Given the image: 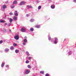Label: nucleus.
Returning a JSON list of instances; mask_svg holds the SVG:
<instances>
[{"label":"nucleus","instance_id":"obj_1","mask_svg":"<svg viewBox=\"0 0 76 76\" xmlns=\"http://www.w3.org/2000/svg\"><path fill=\"white\" fill-rule=\"evenodd\" d=\"M26 30H27L26 27H24L22 28L21 31L23 32H26Z\"/></svg>","mask_w":76,"mask_h":76},{"label":"nucleus","instance_id":"obj_2","mask_svg":"<svg viewBox=\"0 0 76 76\" xmlns=\"http://www.w3.org/2000/svg\"><path fill=\"white\" fill-rule=\"evenodd\" d=\"M14 38L16 40H18V39H19V36L17 34L14 37Z\"/></svg>","mask_w":76,"mask_h":76},{"label":"nucleus","instance_id":"obj_3","mask_svg":"<svg viewBox=\"0 0 76 76\" xmlns=\"http://www.w3.org/2000/svg\"><path fill=\"white\" fill-rule=\"evenodd\" d=\"M25 3V2L24 1H22L20 2L19 4V5H20V6H22V5H24Z\"/></svg>","mask_w":76,"mask_h":76},{"label":"nucleus","instance_id":"obj_4","mask_svg":"<svg viewBox=\"0 0 76 76\" xmlns=\"http://www.w3.org/2000/svg\"><path fill=\"white\" fill-rule=\"evenodd\" d=\"M14 15L16 16H18V11H15V12L14 13Z\"/></svg>","mask_w":76,"mask_h":76},{"label":"nucleus","instance_id":"obj_5","mask_svg":"<svg viewBox=\"0 0 76 76\" xmlns=\"http://www.w3.org/2000/svg\"><path fill=\"white\" fill-rule=\"evenodd\" d=\"M30 72V71H29V70H26V71L25 74L26 75H28V74Z\"/></svg>","mask_w":76,"mask_h":76},{"label":"nucleus","instance_id":"obj_6","mask_svg":"<svg viewBox=\"0 0 76 76\" xmlns=\"http://www.w3.org/2000/svg\"><path fill=\"white\" fill-rule=\"evenodd\" d=\"M2 8L3 9H6L7 8V5H4L2 6Z\"/></svg>","mask_w":76,"mask_h":76},{"label":"nucleus","instance_id":"obj_7","mask_svg":"<svg viewBox=\"0 0 76 76\" xmlns=\"http://www.w3.org/2000/svg\"><path fill=\"white\" fill-rule=\"evenodd\" d=\"M18 19V17L16 16H14L13 18V20H16Z\"/></svg>","mask_w":76,"mask_h":76},{"label":"nucleus","instance_id":"obj_8","mask_svg":"<svg viewBox=\"0 0 76 76\" xmlns=\"http://www.w3.org/2000/svg\"><path fill=\"white\" fill-rule=\"evenodd\" d=\"M27 7L28 9H30V8H32V7L30 5H27Z\"/></svg>","mask_w":76,"mask_h":76},{"label":"nucleus","instance_id":"obj_9","mask_svg":"<svg viewBox=\"0 0 76 76\" xmlns=\"http://www.w3.org/2000/svg\"><path fill=\"white\" fill-rule=\"evenodd\" d=\"M51 8L52 9H54L55 8V5H52L51 6Z\"/></svg>","mask_w":76,"mask_h":76},{"label":"nucleus","instance_id":"obj_10","mask_svg":"<svg viewBox=\"0 0 76 76\" xmlns=\"http://www.w3.org/2000/svg\"><path fill=\"white\" fill-rule=\"evenodd\" d=\"M15 52L16 54H18L19 53V50L18 49H16L15 50Z\"/></svg>","mask_w":76,"mask_h":76},{"label":"nucleus","instance_id":"obj_11","mask_svg":"<svg viewBox=\"0 0 76 76\" xmlns=\"http://www.w3.org/2000/svg\"><path fill=\"white\" fill-rule=\"evenodd\" d=\"M18 3V1H14L13 2V4H17V3Z\"/></svg>","mask_w":76,"mask_h":76},{"label":"nucleus","instance_id":"obj_12","mask_svg":"<svg viewBox=\"0 0 76 76\" xmlns=\"http://www.w3.org/2000/svg\"><path fill=\"white\" fill-rule=\"evenodd\" d=\"M0 23H5L6 22V21H4V20H0Z\"/></svg>","mask_w":76,"mask_h":76},{"label":"nucleus","instance_id":"obj_13","mask_svg":"<svg viewBox=\"0 0 76 76\" xmlns=\"http://www.w3.org/2000/svg\"><path fill=\"white\" fill-rule=\"evenodd\" d=\"M10 22V23H11V22L13 21V20L11 18H9Z\"/></svg>","mask_w":76,"mask_h":76},{"label":"nucleus","instance_id":"obj_14","mask_svg":"<svg viewBox=\"0 0 76 76\" xmlns=\"http://www.w3.org/2000/svg\"><path fill=\"white\" fill-rule=\"evenodd\" d=\"M26 54L28 56H30V54L29 53V52L28 51L26 52Z\"/></svg>","mask_w":76,"mask_h":76},{"label":"nucleus","instance_id":"obj_15","mask_svg":"<svg viewBox=\"0 0 76 76\" xmlns=\"http://www.w3.org/2000/svg\"><path fill=\"white\" fill-rule=\"evenodd\" d=\"M27 41H28V40H27V39H25L24 40H23V42H25V43L26 42H27Z\"/></svg>","mask_w":76,"mask_h":76},{"label":"nucleus","instance_id":"obj_16","mask_svg":"<svg viewBox=\"0 0 76 76\" xmlns=\"http://www.w3.org/2000/svg\"><path fill=\"white\" fill-rule=\"evenodd\" d=\"M4 62H3L1 65V67H4Z\"/></svg>","mask_w":76,"mask_h":76},{"label":"nucleus","instance_id":"obj_17","mask_svg":"<svg viewBox=\"0 0 76 76\" xmlns=\"http://www.w3.org/2000/svg\"><path fill=\"white\" fill-rule=\"evenodd\" d=\"M34 21L35 20H34V19H31L30 20V22H34Z\"/></svg>","mask_w":76,"mask_h":76},{"label":"nucleus","instance_id":"obj_18","mask_svg":"<svg viewBox=\"0 0 76 76\" xmlns=\"http://www.w3.org/2000/svg\"><path fill=\"white\" fill-rule=\"evenodd\" d=\"M34 29L32 28H30V31H31V32L32 31H34Z\"/></svg>","mask_w":76,"mask_h":76},{"label":"nucleus","instance_id":"obj_19","mask_svg":"<svg viewBox=\"0 0 76 76\" xmlns=\"http://www.w3.org/2000/svg\"><path fill=\"white\" fill-rule=\"evenodd\" d=\"M5 51L6 52H8V51H9V50L8 48H6L5 49Z\"/></svg>","mask_w":76,"mask_h":76},{"label":"nucleus","instance_id":"obj_20","mask_svg":"<svg viewBox=\"0 0 76 76\" xmlns=\"http://www.w3.org/2000/svg\"><path fill=\"white\" fill-rule=\"evenodd\" d=\"M54 39L55 41H58V38H57V37H55L54 38Z\"/></svg>","mask_w":76,"mask_h":76},{"label":"nucleus","instance_id":"obj_21","mask_svg":"<svg viewBox=\"0 0 76 76\" xmlns=\"http://www.w3.org/2000/svg\"><path fill=\"white\" fill-rule=\"evenodd\" d=\"M13 45L14 47H16L17 46V44H16V43H15L13 44Z\"/></svg>","mask_w":76,"mask_h":76},{"label":"nucleus","instance_id":"obj_22","mask_svg":"<svg viewBox=\"0 0 76 76\" xmlns=\"http://www.w3.org/2000/svg\"><path fill=\"white\" fill-rule=\"evenodd\" d=\"M38 10H40V9H41V6H39L38 7Z\"/></svg>","mask_w":76,"mask_h":76},{"label":"nucleus","instance_id":"obj_23","mask_svg":"<svg viewBox=\"0 0 76 76\" xmlns=\"http://www.w3.org/2000/svg\"><path fill=\"white\" fill-rule=\"evenodd\" d=\"M2 31L4 32H6V30L5 28H3Z\"/></svg>","mask_w":76,"mask_h":76},{"label":"nucleus","instance_id":"obj_24","mask_svg":"<svg viewBox=\"0 0 76 76\" xmlns=\"http://www.w3.org/2000/svg\"><path fill=\"white\" fill-rule=\"evenodd\" d=\"M36 27L37 28H40V26H39L37 25L36 26Z\"/></svg>","mask_w":76,"mask_h":76},{"label":"nucleus","instance_id":"obj_25","mask_svg":"<svg viewBox=\"0 0 76 76\" xmlns=\"http://www.w3.org/2000/svg\"><path fill=\"white\" fill-rule=\"evenodd\" d=\"M44 72L43 71H41L40 72L41 74H42V75L44 74Z\"/></svg>","mask_w":76,"mask_h":76},{"label":"nucleus","instance_id":"obj_26","mask_svg":"<svg viewBox=\"0 0 76 76\" xmlns=\"http://www.w3.org/2000/svg\"><path fill=\"white\" fill-rule=\"evenodd\" d=\"M11 8L12 9H13L15 7V5H13L11 7Z\"/></svg>","mask_w":76,"mask_h":76},{"label":"nucleus","instance_id":"obj_27","mask_svg":"<svg viewBox=\"0 0 76 76\" xmlns=\"http://www.w3.org/2000/svg\"><path fill=\"white\" fill-rule=\"evenodd\" d=\"M48 37L49 40H51V37H50V35H48Z\"/></svg>","mask_w":76,"mask_h":76},{"label":"nucleus","instance_id":"obj_28","mask_svg":"<svg viewBox=\"0 0 76 76\" xmlns=\"http://www.w3.org/2000/svg\"><path fill=\"white\" fill-rule=\"evenodd\" d=\"M58 42V41H55L54 42V44H57Z\"/></svg>","mask_w":76,"mask_h":76},{"label":"nucleus","instance_id":"obj_29","mask_svg":"<svg viewBox=\"0 0 76 76\" xmlns=\"http://www.w3.org/2000/svg\"><path fill=\"white\" fill-rule=\"evenodd\" d=\"M14 48L13 47L11 46L10 48V50H13Z\"/></svg>","mask_w":76,"mask_h":76},{"label":"nucleus","instance_id":"obj_30","mask_svg":"<svg viewBox=\"0 0 76 76\" xmlns=\"http://www.w3.org/2000/svg\"><path fill=\"white\" fill-rule=\"evenodd\" d=\"M71 54H72V52L68 53V55H70Z\"/></svg>","mask_w":76,"mask_h":76},{"label":"nucleus","instance_id":"obj_31","mask_svg":"<svg viewBox=\"0 0 76 76\" xmlns=\"http://www.w3.org/2000/svg\"><path fill=\"white\" fill-rule=\"evenodd\" d=\"M28 67L29 69H31V66L30 65H28Z\"/></svg>","mask_w":76,"mask_h":76},{"label":"nucleus","instance_id":"obj_32","mask_svg":"<svg viewBox=\"0 0 76 76\" xmlns=\"http://www.w3.org/2000/svg\"><path fill=\"white\" fill-rule=\"evenodd\" d=\"M26 63H29V61H26Z\"/></svg>","mask_w":76,"mask_h":76},{"label":"nucleus","instance_id":"obj_33","mask_svg":"<svg viewBox=\"0 0 76 76\" xmlns=\"http://www.w3.org/2000/svg\"><path fill=\"white\" fill-rule=\"evenodd\" d=\"M45 76H49V74L47 73L45 74Z\"/></svg>","mask_w":76,"mask_h":76},{"label":"nucleus","instance_id":"obj_34","mask_svg":"<svg viewBox=\"0 0 76 76\" xmlns=\"http://www.w3.org/2000/svg\"><path fill=\"white\" fill-rule=\"evenodd\" d=\"M31 58H32V57H30L28 58V60H30L31 59Z\"/></svg>","mask_w":76,"mask_h":76},{"label":"nucleus","instance_id":"obj_35","mask_svg":"<svg viewBox=\"0 0 76 76\" xmlns=\"http://www.w3.org/2000/svg\"><path fill=\"white\" fill-rule=\"evenodd\" d=\"M6 67L8 68V67H9V65H7L6 66Z\"/></svg>","mask_w":76,"mask_h":76},{"label":"nucleus","instance_id":"obj_36","mask_svg":"<svg viewBox=\"0 0 76 76\" xmlns=\"http://www.w3.org/2000/svg\"><path fill=\"white\" fill-rule=\"evenodd\" d=\"M12 25V23H9V26H10V25Z\"/></svg>","mask_w":76,"mask_h":76},{"label":"nucleus","instance_id":"obj_37","mask_svg":"<svg viewBox=\"0 0 76 76\" xmlns=\"http://www.w3.org/2000/svg\"><path fill=\"white\" fill-rule=\"evenodd\" d=\"M3 43V41L2 40L0 41V44H2Z\"/></svg>","mask_w":76,"mask_h":76},{"label":"nucleus","instance_id":"obj_38","mask_svg":"<svg viewBox=\"0 0 76 76\" xmlns=\"http://www.w3.org/2000/svg\"><path fill=\"white\" fill-rule=\"evenodd\" d=\"M10 15H13V13L12 12H10Z\"/></svg>","mask_w":76,"mask_h":76},{"label":"nucleus","instance_id":"obj_39","mask_svg":"<svg viewBox=\"0 0 76 76\" xmlns=\"http://www.w3.org/2000/svg\"><path fill=\"white\" fill-rule=\"evenodd\" d=\"M23 45H26V43H25L24 42L23 43Z\"/></svg>","mask_w":76,"mask_h":76},{"label":"nucleus","instance_id":"obj_40","mask_svg":"<svg viewBox=\"0 0 76 76\" xmlns=\"http://www.w3.org/2000/svg\"><path fill=\"white\" fill-rule=\"evenodd\" d=\"M26 17H28V16H29V15L28 14H27L26 15Z\"/></svg>","mask_w":76,"mask_h":76},{"label":"nucleus","instance_id":"obj_41","mask_svg":"<svg viewBox=\"0 0 76 76\" xmlns=\"http://www.w3.org/2000/svg\"><path fill=\"white\" fill-rule=\"evenodd\" d=\"M4 26H6V25H7V23H5L4 24Z\"/></svg>","mask_w":76,"mask_h":76},{"label":"nucleus","instance_id":"obj_42","mask_svg":"<svg viewBox=\"0 0 76 76\" xmlns=\"http://www.w3.org/2000/svg\"><path fill=\"white\" fill-rule=\"evenodd\" d=\"M73 2H75V3H76V0H74Z\"/></svg>","mask_w":76,"mask_h":76},{"label":"nucleus","instance_id":"obj_43","mask_svg":"<svg viewBox=\"0 0 76 76\" xmlns=\"http://www.w3.org/2000/svg\"><path fill=\"white\" fill-rule=\"evenodd\" d=\"M5 3L6 4H7V3H8V1H7Z\"/></svg>","mask_w":76,"mask_h":76},{"label":"nucleus","instance_id":"obj_44","mask_svg":"<svg viewBox=\"0 0 76 76\" xmlns=\"http://www.w3.org/2000/svg\"><path fill=\"white\" fill-rule=\"evenodd\" d=\"M24 38H25V39H26L27 38V37L26 36L25 37H24Z\"/></svg>","mask_w":76,"mask_h":76},{"label":"nucleus","instance_id":"obj_45","mask_svg":"<svg viewBox=\"0 0 76 76\" xmlns=\"http://www.w3.org/2000/svg\"><path fill=\"white\" fill-rule=\"evenodd\" d=\"M51 40L52 41H53V39H51Z\"/></svg>","mask_w":76,"mask_h":76},{"label":"nucleus","instance_id":"obj_46","mask_svg":"<svg viewBox=\"0 0 76 76\" xmlns=\"http://www.w3.org/2000/svg\"><path fill=\"white\" fill-rule=\"evenodd\" d=\"M10 31L11 32H12V30H11L10 29Z\"/></svg>","mask_w":76,"mask_h":76},{"label":"nucleus","instance_id":"obj_47","mask_svg":"<svg viewBox=\"0 0 76 76\" xmlns=\"http://www.w3.org/2000/svg\"><path fill=\"white\" fill-rule=\"evenodd\" d=\"M0 52L1 53H2V52H3V51H2V50H0Z\"/></svg>","mask_w":76,"mask_h":76},{"label":"nucleus","instance_id":"obj_48","mask_svg":"<svg viewBox=\"0 0 76 76\" xmlns=\"http://www.w3.org/2000/svg\"><path fill=\"white\" fill-rule=\"evenodd\" d=\"M32 70H35V69H34V68H33V69H32Z\"/></svg>","mask_w":76,"mask_h":76},{"label":"nucleus","instance_id":"obj_49","mask_svg":"<svg viewBox=\"0 0 76 76\" xmlns=\"http://www.w3.org/2000/svg\"><path fill=\"white\" fill-rule=\"evenodd\" d=\"M66 40V39H65L64 40V41H65Z\"/></svg>","mask_w":76,"mask_h":76},{"label":"nucleus","instance_id":"obj_50","mask_svg":"<svg viewBox=\"0 0 76 76\" xmlns=\"http://www.w3.org/2000/svg\"><path fill=\"white\" fill-rule=\"evenodd\" d=\"M50 0V1H51L52 0Z\"/></svg>","mask_w":76,"mask_h":76},{"label":"nucleus","instance_id":"obj_51","mask_svg":"<svg viewBox=\"0 0 76 76\" xmlns=\"http://www.w3.org/2000/svg\"><path fill=\"white\" fill-rule=\"evenodd\" d=\"M33 76H36L35 75H33Z\"/></svg>","mask_w":76,"mask_h":76}]
</instances>
